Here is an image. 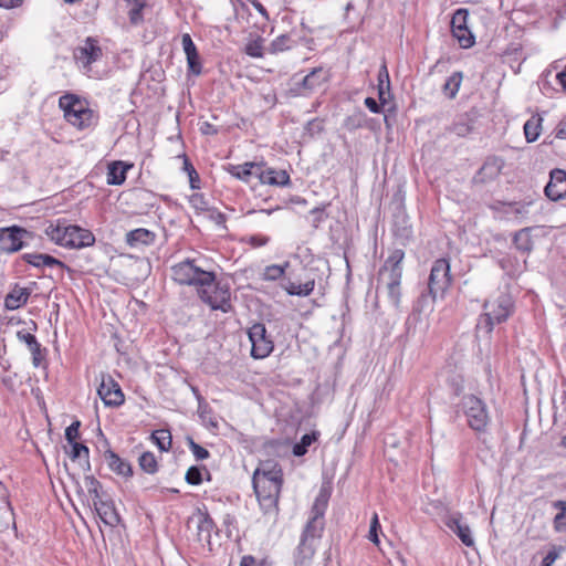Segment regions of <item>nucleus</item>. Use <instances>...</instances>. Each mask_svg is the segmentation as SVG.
<instances>
[{"instance_id":"ddd939ff","label":"nucleus","mask_w":566,"mask_h":566,"mask_svg":"<svg viewBox=\"0 0 566 566\" xmlns=\"http://www.w3.org/2000/svg\"><path fill=\"white\" fill-rule=\"evenodd\" d=\"M97 394L105 406L108 407H118L125 400L119 385L113 379L112 376L105 374L101 375V382L97 388Z\"/></svg>"},{"instance_id":"603ef678","label":"nucleus","mask_w":566,"mask_h":566,"mask_svg":"<svg viewBox=\"0 0 566 566\" xmlns=\"http://www.w3.org/2000/svg\"><path fill=\"white\" fill-rule=\"evenodd\" d=\"M284 269L281 265H270L265 268L264 277L266 280L275 281L283 276Z\"/></svg>"},{"instance_id":"bf43d9fd","label":"nucleus","mask_w":566,"mask_h":566,"mask_svg":"<svg viewBox=\"0 0 566 566\" xmlns=\"http://www.w3.org/2000/svg\"><path fill=\"white\" fill-rule=\"evenodd\" d=\"M190 205H191L196 210H200V211H207V210H208L207 202H206V200L203 199V196H202V195H193V196L190 198Z\"/></svg>"},{"instance_id":"b1692460","label":"nucleus","mask_w":566,"mask_h":566,"mask_svg":"<svg viewBox=\"0 0 566 566\" xmlns=\"http://www.w3.org/2000/svg\"><path fill=\"white\" fill-rule=\"evenodd\" d=\"M104 457L105 460L107 461L109 469L116 474L123 475L125 478H129L133 475V468L130 463L122 459L115 452L108 450L105 452Z\"/></svg>"},{"instance_id":"69168bd1","label":"nucleus","mask_w":566,"mask_h":566,"mask_svg":"<svg viewBox=\"0 0 566 566\" xmlns=\"http://www.w3.org/2000/svg\"><path fill=\"white\" fill-rule=\"evenodd\" d=\"M556 137L566 139V120L559 123Z\"/></svg>"},{"instance_id":"6e6d98bb","label":"nucleus","mask_w":566,"mask_h":566,"mask_svg":"<svg viewBox=\"0 0 566 566\" xmlns=\"http://www.w3.org/2000/svg\"><path fill=\"white\" fill-rule=\"evenodd\" d=\"M531 202L527 203H513L510 205L511 212L516 216V218H524L525 214L528 213V208Z\"/></svg>"},{"instance_id":"20e7f679","label":"nucleus","mask_w":566,"mask_h":566,"mask_svg":"<svg viewBox=\"0 0 566 566\" xmlns=\"http://www.w3.org/2000/svg\"><path fill=\"white\" fill-rule=\"evenodd\" d=\"M59 105L64 112L65 119L78 129H85L96 123L97 117L88 107L85 99L75 94H65L60 97Z\"/></svg>"},{"instance_id":"864d4df0","label":"nucleus","mask_w":566,"mask_h":566,"mask_svg":"<svg viewBox=\"0 0 566 566\" xmlns=\"http://www.w3.org/2000/svg\"><path fill=\"white\" fill-rule=\"evenodd\" d=\"M80 421H74L65 430V439L69 443H73L78 438Z\"/></svg>"},{"instance_id":"ea45409f","label":"nucleus","mask_w":566,"mask_h":566,"mask_svg":"<svg viewBox=\"0 0 566 566\" xmlns=\"http://www.w3.org/2000/svg\"><path fill=\"white\" fill-rule=\"evenodd\" d=\"M206 472L208 479H210V473L206 469H201L199 467H190L186 472L185 480L188 484L199 485L202 482V472Z\"/></svg>"},{"instance_id":"c756f323","label":"nucleus","mask_w":566,"mask_h":566,"mask_svg":"<svg viewBox=\"0 0 566 566\" xmlns=\"http://www.w3.org/2000/svg\"><path fill=\"white\" fill-rule=\"evenodd\" d=\"M542 122L543 118L536 114L531 116V118L524 124V134L528 143H533L538 138L542 130Z\"/></svg>"},{"instance_id":"09e8293b","label":"nucleus","mask_w":566,"mask_h":566,"mask_svg":"<svg viewBox=\"0 0 566 566\" xmlns=\"http://www.w3.org/2000/svg\"><path fill=\"white\" fill-rule=\"evenodd\" d=\"M72 446V450L70 452V457L75 460L80 459L82 457L87 458L88 457V448L84 446L83 443H78L74 441L73 443H70Z\"/></svg>"},{"instance_id":"3c124183","label":"nucleus","mask_w":566,"mask_h":566,"mask_svg":"<svg viewBox=\"0 0 566 566\" xmlns=\"http://www.w3.org/2000/svg\"><path fill=\"white\" fill-rule=\"evenodd\" d=\"M379 528H380V524H379L378 515L376 513H374L373 518L370 521L368 538L375 544H379V538H378V530Z\"/></svg>"},{"instance_id":"1a4fd4ad","label":"nucleus","mask_w":566,"mask_h":566,"mask_svg":"<svg viewBox=\"0 0 566 566\" xmlns=\"http://www.w3.org/2000/svg\"><path fill=\"white\" fill-rule=\"evenodd\" d=\"M489 305L490 302L485 301L483 304L484 312L480 315L475 326V337L479 344L480 353L485 354L486 356L492 353V332L494 326L492 312L486 311Z\"/></svg>"},{"instance_id":"4d7b16f0","label":"nucleus","mask_w":566,"mask_h":566,"mask_svg":"<svg viewBox=\"0 0 566 566\" xmlns=\"http://www.w3.org/2000/svg\"><path fill=\"white\" fill-rule=\"evenodd\" d=\"M144 7L145 6L143 4L133 6L129 10V20L133 24H138L143 21L142 10L144 9Z\"/></svg>"},{"instance_id":"423d86ee","label":"nucleus","mask_w":566,"mask_h":566,"mask_svg":"<svg viewBox=\"0 0 566 566\" xmlns=\"http://www.w3.org/2000/svg\"><path fill=\"white\" fill-rule=\"evenodd\" d=\"M198 297L213 311H221L228 313L232 310L231 305V291L227 283L217 281L214 273V281L211 285L200 286L197 291Z\"/></svg>"},{"instance_id":"5701e85b","label":"nucleus","mask_w":566,"mask_h":566,"mask_svg":"<svg viewBox=\"0 0 566 566\" xmlns=\"http://www.w3.org/2000/svg\"><path fill=\"white\" fill-rule=\"evenodd\" d=\"M30 291L25 287L15 285L6 296L4 306L7 310L14 311L28 303Z\"/></svg>"},{"instance_id":"6e6552de","label":"nucleus","mask_w":566,"mask_h":566,"mask_svg":"<svg viewBox=\"0 0 566 566\" xmlns=\"http://www.w3.org/2000/svg\"><path fill=\"white\" fill-rule=\"evenodd\" d=\"M251 342V356L255 359H263L273 352V340L266 333L265 325L262 323L253 324L248 331Z\"/></svg>"},{"instance_id":"9b49d317","label":"nucleus","mask_w":566,"mask_h":566,"mask_svg":"<svg viewBox=\"0 0 566 566\" xmlns=\"http://www.w3.org/2000/svg\"><path fill=\"white\" fill-rule=\"evenodd\" d=\"M468 15L467 9H458L450 22L452 35L463 49H469L474 44V36L468 28Z\"/></svg>"},{"instance_id":"6ab92c4d","label":"nucleus","mask_w":566,"mask_h":566,"mask_svg":"<svg viewBox=\"0 0 566 566\" xmlns=\"http://www.w3.org/2000/svg\"><path fill=\"white\" fill-rule=\"evenodd\" d=\"M25 231L18 227L0 229V243L2 250L12 253L22 249V237Z\"/></svg>"},{"instance_id":"774afa93","label":"nucleus","mask_w":566,"mask_h":566,"mask_svg":"<svg viewBox=\"0 0 566 566\" xmlns=\"http://www.w3.org/2000/svg\"><path fill=\"white\" fill-rule=\"evenodd\" d=\"M556 78H557V82L559 83V85L566 90V70L559 72L557 75H556Z\"/></svg>"},{"instance_id":"e2e57ef3","label":"nucleus","mask_w":566,"mask_h":566,"mask_svg":"<svg viewBox=\"0 0 566 566\" xmlns=\"http://www.w3.org/2000/svg\"><path fill=\"white\" fill-rule=\"evenodd\" d=\"M365 105L374 114H379L381 112V106L373 97L365 98Z\"/></svg>"},{"instance_id":"4c0bfd02","label":"nucleus","mask_w":566,"mask_h":566,"mask_svg":"<svg viewBox=\"0 0 566 566\" xmlns=\"http://www.w3.org/2000/svg\"><path fill=\"white\" fill-rule=\"evenodd\" d=\"M461 82V72H455L451 76H449L443 85V92L446 93V95H448L450 98H453L460 88Z\"/></svg>"},{"instance_id":"c85d7f7f","label":"nucleus","mask_w":566,"mask_h":566,"mask_svg":"<svg viewBox=\"0 0 566 566\" xmlns=\"http://www.w3.org/2000/svg\"><path fill=\"white\" fill-rule=\"evenodd\" d=\"M315 287V281L308 280L305 283H297L294 281H287V283L284 285V290L290 295H297V296H307L310 295Z\"/></svg>"},{"instance_id":"dca6fc26","label":"nucleus","mask_w":566,"mask_h":566,"mask_svg":"<svg viewBox=\"0 0 566 566\" xmlns=\"http://www.w3.org/2000/svg\"><path fill=\"white\" fill-rule=\"evenodd\" d=\"M446 526L467 545L474 544L472 531L460 513H450L444 517Z\"/></svg>"},{"instance_id":"4be33fe9","label":"nucleus","mask_w":566,"mask_h":566,"mask_svg":"<svg viewBox=\"0 0 566 566\" xmlns=\"http://www.w3.org/2000/svg\"><path fill=\"white\" fill-rule=\"evenodd\" d=\"M93 506L98 517L105 525L114 527L119 523V514L117 513L111 500H98L97 502L93 503Z\"/></svg>"},{"instance_id":"0eeeda50","label":"nucleus","mask_w":566,"mask_h":566,"mask_svg":"<svg viewBox=\"0 0 566 566\" xmlns=\"http://www.w3.org/2000/svg\"><path fill=\"white\" fill-rule=\"evenodd\" d=\"M450 284L451 274L449 261L444 258L436 260L429 275V294L433 300H436L438 296H442L444 294Z\"/></svg>"},{"instance_id":"f257e3e1","label":"nucleus","mask_w":566,"mask_h":566,"mask_svg":"<svg viewBox=\"0 0 566 566\" xmlns=\"http://www.w3.org/2000/svg\"><path fill=\"white\" fill-rule=\"evenodd\" d=\"M252 484L263 514L275 521L279 515V497L283 484V472L274 461L262 462L254 471Z\"/></svg>"},{"instance_id":"393cba45","label":"nucleus","mask_w":566,"mask_h":566,"mask_svg":"<svg viewBox=\"0 0 566 566\" xmlns=\"http://www.w3.org/2000/svg\"><path fill=\"white\" fill-rule=\"evenodd\" d=\"M155 238L156 235L154 232L144 228H138L126 234V243L132 248L138 245H150L155 241Z\"/></svg>"},{"instance_id":"a211bd4d","label":"nucleus","mask_w":566,"mask_h":566,"mask_svg":"<svg viewBox=\"0 0 566 566\" xmlns=\"http://www.w3.org/2000/svg\"><path fill=\"white\" fill-rule=\"evenodd\" d=\"M326 80L327 76L324 70L315 67L296 84L295 92L300 95H306L321 87Z\"/></svg>"},{"instance_id":"412c9836","label":"nucleus","mask_w":566,"mask_h":566,"mask_svg":"<svg viewBox=\"0 0 566 566\" xmlns=\"http://www.w3.org/2000/svg\"><path fill=\"white\" fill-rule=\"evenodd\" d=\"M327 507V497L324 494H319L313 506L312 516L306 523L305 527L311 528L314 532L323 533L324 530V513Z\"/></svg>"},{"instance_id":"a878e982","label":"nucleus","mask_w":566,"mask_h":566,"mask_svg":"<svg viewBox=\"0 0 566 566\" xmlns=\"http://www.w3.org/2000/svg\"><path fill=\"white\" fill-rule=\"evenodd\" d=\"M214 523L208 514H199L197 518V538L201 544H211Z\"/></svg>"},{"instance_id":"8fccbe9b","label":"nucleus","mask_w":566,"mask_h":566,"mask_svg":"<svg viewBox=\"0 0 566 566\" xmlns=\"http://www.w3.org/2000/svg\"><path fill=\"white\" fill-rule=\"evenodd\" d=\"M181 44H182V49H184L186 56L195 55L198 53L197 48H196L190 34H188V33L182 34Z\"/></svg>"},{"instance_id":"72a5a7b5","label":"nucleus","mask_w":566,"mask_h":566,"mask_svg":"<svg viewBox=\"0 0 566 566\" xmlns=\"http://www.w3.org/2000/svg\"><path fill=\"white\" fill-rule=\"evenodd\" d=\"M153 441L157 444L160 451H169L171 448V433L167 429L155 430L151 433Z\"/></svg>"},{"instance_id":"c9c22d12","label":"nucleus","mask_w":566,"mask_h":566,"mask_svg":"<svg viewBox=\"0 0 566 566\" xmlns=\"http://www.w3.org/2000/svg\"><path fill=\"white\" fill-rule=\"evenodd\" d=\"M513 242L517 250L528 252L532 250L533 242L528 229H522L514 234Z\"/></svg>"},{"instance_id":"39448f33","label":"nucleus","mask_w":566,"mask_h":566,"mask_svg":"<svg viewBox=\"0 0 566 566\" xmlns=\"http://www.w3.org/2000/svg\"><path fill=\"white\" fill-rule=\"evenodd\" d=\"M171 277L179 285L195 286L197 292L200 286L213 283L214 272L205 271L195 264V260L186 259L171 266Z\"/></svg>"},{"instance_id":"052dcab7","label":"nucleus","mask_w":566,"mask_h":566,"mask_svg":"<svg viewBox=\"0 0 566 566\" xmlns=\"http://www.w3.org/2000/svg\"><path fill=\"white\" fill-rule=\"evenodd\" d=\"M564 548L562 546H553L552 549L548 551V553L545 555L543 560L551 563L552 565L555 563V560L560 556Z\"/></svg>"},{"instance_id":"f03ea898","label":"nucleus","mask_w":566,"mask_h":566,"mask_svg":"<svg viewBox=\"0 0 566 566\" xmlns=\"http://www.w3.org/2000/svg\"><path fill=\"white\" fill-rule=\"evenodd\" d=\"M405 252L397 249L385 260L378 272L377 290L385 289L395 307L400 304V283L402 277V261Z\"/></svg>"},{"instance_id":"0e129e2a","label":"nucleus","mask_w":566,"mask_h":566,"mask_svg":"<svg viewBox=\"0 0 566 566\" xmlns=\"http://www.w3.org/2000/svg\"><path fill=\"white\" fill-rule=\"evenodd\" d=\"M252 6L261 15H263L266 20H269V13H268L266 9L264 8V6L260 1L253 0Z\"/></svg>"},{"instance_id":"f3484780","label":"nucleus","mask_w":566,"mask_h":566,"mask_svg":"<svg viewBox=\"0 0 566 566\" xmlns=\"http://www.w3.org/2000/svg\"><path fill=\"white\" fill-rule=\"evenodd\" d=\"M544 190L547 198L553 201L566 198V170L553 169Z\"/></svg>"},{"instance_id":"5fc2aeb1","label":"nucleus","mask_w":566,"mask_h":566,"mask_svg":"<svg viewBox=\"0 0 566 566\" xmlns=\"http://www.w3.org/2000/svg\"><path fill=\"white\" fill-rule=\"evenodd\" d=\"M42 263H43V266H53V265H56L59 268H61L62 270H67L70 271V268L64 264L62 261L53 258L52 255H49V254H43L42 253Z\"/></svg>"},{"instance_id":"aec40b11","label":"nucleus","mask_w":566,"mask_h":566,"mask_svg":"<svg viewBox=\"0 0 566 566\" xmlns=\"http://www.w3.org/2000/svg\"><path fill=\"white\" fill-rule=\"evenodd\" d=\"M263 164L260 163V170L258 171V178L261 184L285 187L290 185L291 178L286 170H276L273 168H263Z\"/></svg>"},{"instance_id":"49530a36","label":"nucleus","mask_w":566,"mask_h":566,"mask_svg":"<svg viewBox=\"0 0 566 566\" xmlns=\"http://www.w3.org/2000/svg\"><path fill=\"white\" fill-rule=\"evenodd\" d=\"M186 57L189 72L193 75H200L202 72V65L200 62L199 54L197 53L195 55H187Z\"/></svg>"},{"instance_id":"c03bdc74","label":"nucleus","mask_w":566,"mask_h":566,"mask_svg":"<svg viewBox=\"0 0 566 566\" xmlns=\"http://www.w3.org/2000/svg\"><path fill=\"white\" fill-rule=\"evenodd\" d=\"M188 446L197 460H206L209 458V451L206 448L196 443L193 439L188 438Z\"/></svg>"},{"instance_id":"338daca9","label":"nucleus","mask_w":566,"mask_h":566,"mask_svg":"<svg viewBox=\"0 0 566 566\" xmlns=\"http://www.w3.org/2000/svg\"><path fill=\"white\" fill-rule=\"evenodd\" d=\"M255 558L251 555H245L241 558L240 566H254Z\"/></svg>"},{"instance_id":"37998d69","label":"nucleus","mask_w":566,"mask_h":566,"mask_svg":"<svg viewBox=\"0 0 566 566\" xmlns=\"http://www.w3.org/2000/svg\"><path fill=\"white\" fill-rule=\"evenodd\" d=\"M290 44L291 38L286 34H282L272 41L270 50L272 53L283 52L291 48Z\"/></svg>"},{"instance_id":"79ce46f5","label":"nucleus","mask_w":566,"mask_h":566,"mask_svg":"<svg viewBox=\"0 0 566 566\" xmlns=\"http://www.w3.org/2000/svg\"><path fill=\"white\" fill-rule=\"evenodd\" d=\"M365 124V114L363 112H356L353 115L346 117L344 120V127L348 130H356L363 127Z\"/></svg>"},{"instance_id":"473e14b6","label":"nucleus","mask_w":566,"mask_h":566,"mask_svg":"<svg viewBox=\"0 0 566 566\" xmlns=\"http://www.w3.org/2000/svg\"><path fill=\"white\" fill-rule=\"evenodd\" d=\"M84 486L87 490L90 497L92 499V503L104 499L103 491H102V484L93 475H86L84 478Z\"/></svg>"},{"instance_id":"f704fd0d","label":"nucleus","mask_w":566,"mask_h":566,"mask_svg":"<svg viewBox=\"0 0 566 566\" xmlns=\"http://www.w3.org/2000/svg\"><path fill=\"white\" fill-rule=\"evenodd\" d=\"M138 464L143 471L148 474H155L158 471V463L153 452L146 451L138 458Z\"/></svg>"},{"instance_id":"bb28decb","label":"nucleus","mask_w":566,"mask_h":566,"mask_svg":"<svg viewBox=\"0 0 566 566\" xmlns=\"http://www.w3.org/2000/svg\"><path fill=\"white\" fill-rule=\"evenodd\" d=\"M132 167V165L124 164L123 161H113L108 166L107 171V184L119 186L123 185L126 180L127 170Z\"/></svg>"},{"instance_id":"13d9d810","label":"nucleus","mask_w":566,"mask_h":566,"mask_svg":"<svg viewBox=\"0 0 566 566\" xmlns=\"http://www.w3.org/2000/svg\"><path fill=\"white\" fill-rule=\"evenodd\" d=\"M41 258H42V253H25V254L22 255V259L27 263H29V264H31V265H33L35 268L43 266Z\"/></svg>"},{"instance_id":"58836bf2","label":"nucleus","mask_w":566,"mask_h":566,"mask_svg":"<svg viewBox=\"0 0 566 566\" xmlns=\"http://www.w3.org/2000/svg\"><path fill=\"white\" fill-rule=\"evenodd\" d=\"M554 505L559 510L554 517V528L556 532H566V501H557Z\"/></svg>"},{"instance_id":"a19ab883","label":"nucleus","mask_w":566,"mask_h":566,"mask_svg":"<svg viewBox=\"0 0 566 566\" xmlns=\"http://www.w3.org/2000/svg\"><path fill=\"white\" fill-rule=\"evenodd\" d=\"M244 52L247 55L251 57H262L263 56V39L258 36L254 40L249 41L245 44Z\"/></svg>"},{"instance_id":"9d476101","label":"nucleus","mask_w":566,"mask_h":566,"mask_svg":"<svg viewBox=\"0 0 566 566\" xmlns=\"http://www.w3.org/2000/svg\"><path fill=\"white\" fill-rule=\"evenodd\" d=\"M322 533L304 527L295 555V566H308L315 555Z\"/></svg>"},{"instance_id":"2eb2a0df","label":"nucleus","mask_w":566,"mask_h":566,"mask_svg":"<svg viewBox=\"0 0 566 566\" xmlns=\"http://www.w3.org/2000/svg\"><path fill=\"white\" fill-rule=\"evenodd\" d=\"M17 338L27 345L32 356L33 367L39 368L45 366L48 349L41 346L33 334L24 329L18 331Z\"/></svg>"},{"instance_id":"a18cd8bd","label":"nucleus","mask_w":566,"mask_h":566,"mask_svg":"<svg viewBox=\"0 0 566 566\" xmlns=\"http://www.w3.org/2000/svg\"><path fill=\"white\" fill-rule=\"evenodd\" d=\"M471 129V126L465 120L455 122L449 127V132L459 137L467 136Z\"/></svg>"},{"instance_id":"4468645a","label":"nucleus","mask_w":566,"mask_h":566,"mask_svg":"<svg viewBox=\"0 0 566 566\" xmlns=\"http://www.w3.org/2000/svg\"><path fill=\"white\" fill-rule=\"evenodd\" d=\"M102 57V49L98 41L93 38H87L84 44L74 51V59L83 69H90L91 64Z\"/></svg>"},{"instance_id":"2f4dec72","label":"nucleus","mask_w":566,"mask_h":566,"mask_svg":"<svg viewBox=\"0 0 566 566\" xmlns=\"http://www.w3.org/2000/svg\"><path fill=\"white\" fill-rule=\"evenodd\" d=\"M390 80L386 64H382L378 72V98L381 105L387 103L386 94L389 95Z\"/></svg>"},{"instance_id":"680f3d73","label":"nucleus","mask_w":566,"mask_h":566,"mask_svg":"<svg viewBox=\"0 0 566 566\" xmlns=\"http://www.w3.org/2000/svg\"><path fill=\"white\" fill-rule=\"evenodd\" d=\"M209 212L210 219L218 226H223L226 223V216L216 210V209H209L207 210Z\"/></svg>"},{"instance_id":"de8ad7c7","label":"nucleus","mask_w":566,"mask_h":566,"mask_svg":"<svg viewBox=\"0 0 566 566\" xmlns=\"http://www.w3.org/2000/svg\"><path fill=\"white\" fill-rule=\"evenodd\" d=\"M184 169L189 176V181H190L191 188L192 189L197 188L198 186L196 185V182L199 181V176H198L195 167L192 166V164L189 161V159L186 156L184 157Z\"/></svg>"},{"instance_id":"f8f14e48","label":"nucleus","mask_w":566,"mask_h":566,"mask_svg":"<svg viewBox=\"0 0 566 566\" xmlns=\"http://www.w3.org/2000/svg\"><path fill=\"white\" fill-rule=\"evenodd\" d=\"M463 408L470 427L481 431L488 423V415L483 402L473 395L464 397Z\"/></svg>"},{"instance_id":"7ed1b4c3","label":"nucleus","mask_w":566,"mask_h":566,"mask_svg":"<svg viewBox=\"0 0 566 566\" xmlns=\"http://www.w3.org/2000/svg\"><path fill=\"white\" fill-rule=\"evenodd\" d=\"M44 232L51 241L69 249H82L91 247L95 242L94 234L78 226L61 222L50 223Z\"/></svg>"},{"instance_id":"cd10ccee","label":"nucleus","mask_w":566,"mask_h":566,"mask_svg":"<svg viewBox=\"0 0 566 566\" xmlns=\"http://www.w3.org/2000/svg\"><path fill=\"white\" fill-rule=\"evenodd\" d=\"M260 170V163H244L242 165H233L230 167V174L242 180L248 182L251 176L258 177V171Z\"/></svg>"},{"instance_id":"e433bc0d","label":"nucleus","mask_w":566,"mask_h":566,"mask_svg":"<svg viewBox=\"0 0 566 566\" xmlns=\"http://www.w3.org/2000/svg\"><path fill=\"white\" fill-rule=\"evenodd\" d=\"M318 432L313 431L312 433L304 434L300 442L295 443L293 447V454L295 457H302L307 452L308 447L317 440Z\"/></svg>"},{"instance_id":"7c9ffc66","label":"nucleus","mask_w":566,"mask_h":566,"mask_svg":"<svg viewBox=\"0 0 566 566\" xmlns=\"http://www.w3.org/2000/svg\"><path fill=\"white\" fill-rule=\"evenodd\" d=\"M514 312V298L507 293L501 296V300L497 304V324L507 319Z\"/></svg>"}]
</instances>
